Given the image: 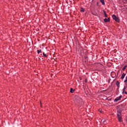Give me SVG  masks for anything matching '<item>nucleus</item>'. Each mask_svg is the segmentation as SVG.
<instances>
[{
	"mask_svg": "<svg viewBox=\"0 0 127 127\" xmlns=\"http://www.w3.org/2000/svg\"><path fill=\"white\" fill-rule=\"evenodd\" d=\"M112 18L113 19L115 20V21H116L117 22H120V18H119V17H117L116 15H113Z\"/></svg>",
	"mask_w": 127,
	"mask_h": 127,
	"instance_id": "nucleus-1",
	"label": "nucleus"
},
{
	"mask_svg": "<svg viewBox=\"0 0 127 127\" xmlns=\"http://www.w3.org/2000/svg\"><path fill=\"white\" fill-rule=\"evenodd\" d=\"M123 96L121 95L118 98H115L114 100V102L116 103L117 102H118V101L121 100V99H122Z\"/></svg>",
	"mask_w": 127,
	"mask_h": 127,
	"instance_id": "nucleus-2",
	"label": "nucleus"
},
{
	"mask_svg": "<svg viewBox=\"0 0 127 127\" xmlns=\"http://www.w3.org/2000/svg\"><path fill=\"white\" fill-rule=\"evenodd\" d=\"M110 17H109L108 18H105L104 19V21L105 22H110Z\"/></svg>",
	"mask_w": 127,
	"mask_h": 127,
	"instance_id": "nucleus-3",
	"label": "nucleus"
},
{
	"mask_svg": "<svg viewBox=\"0 0 127 127\" xmlns=\"http://www.w3.org/2000/svg\"><path fill=\"white\" fill-rule=\"evenodd\" d=\"M117 117L118 118L122 117V113L121 112H118Z\"/></svg>",
	"mask_w": 127,
	"mask_h": 127,
	"instance_id": "nucleus-4",
	"label": "nucleus"
},
{
	"mask_svg": "<svg viewBox=\"0 0 127 127\" xmlns=\"http://www.w3.org/2000/svg\"><path fill=\"white\" fill-rule=\"evenodd\" d=\"M118 121L120 122V123H122L123 122V118L121 117H118Z\"/></svg>",
	"mask_w": 127,
	"mask_h": 127,
	"instance_id": "nucleus-5",
	"label": "nucleus"
},
{
	"mask_svg": "<svg viewBox=\"0 0 127 127\" xmlns=\"http://www.w3.org/2000/svg\"><path fill=\"white\" fill-rule=\"evenodd\" d=\"M127 89V87H126V86L124 87V89H123V93H125V94H126V95H127V91H125V90Z\"/></svg>",
	"mask_w": 127,
	"mask_h": 127,
	"instance_id": "nucleus-6",
	"label": "nucleus"
},
{
	"mask_svg": "<svg viewBox=\"0 0 127 127\" xmlns=\"http://www.w3.org/2000/svg\"><path fill=\"white\" fill-rule=\"evenodd\" d=\"M125 77H126V73H123L121 76V79H124V78H125Z\"/></svg>",
	"mask_w": 127,
	"mask_h": 127,
	"instance_id": "nucleus-7",
	"label": "nucleus"
},
{
	"mask_svg": "<svg viewBox=\"0 0 127 127\" xmlns=\"http://www.w3.org/2000/svg\"><path fill=\"white\" fill-rule=\"evenodd\" d=\"M116 85H117V87L120 88V82L119 81H117L116 82Z\"/></svg>",
	"mask_w": 127,
	"mask_h": 127,
	"instance_id": "nucleus-8",
	"label": "nucleus"
},
{
	"mask_svg": "<svg viewBox=\"0 0 127 127\" xmlns=\"http://www.w3.org/2000/svg\"><path fill=\"white\" fill-rule=\"evenodd\" d=\"M103 5H105V0H100Z\"/></svg>",
	"mask_w": 127,
	"mask_h": 127,
	"instance_id": "nucleus-9",
	"label": "nucleus"
},
{
	"mask_svg": "<svg viewBox=\"0 0 127 127\" xmlns=\"http://www.w3.org/2000/svg\"><path fill=\"white\" fill-rule=\"evenodd\" d=\"M127 65H125L124 67L122 68L123 71H125L127 69Z\"/></svg>",
	"mask_w": 127,
	"mask_h": 127,
	"instance_id": "nucleus-10",
	"label": "nucleus"
},
{
	"mask_svg": "<svg viewBox=\"0 0 127 127\" xmlns=\"http://www.w3.org/2000/svg\"><path fill=\"white\" fill-rule=\"evenodd\" d=\"M103 12L104 13V15H105V17H108V14H107V13L106 12V11L104 10Z\"/></svg>",
	"mask_w": 127,
	"mask_h": 127,
	"instance_id": "nucleus-11",
	"label": "nucleus"
},
{
	"mask_svg": "<svg viewBox=\"0 0 127 127\" xmlns=\"http://www.w3.org/2000/svg\"><path fill=\"white\" fill-rule=\"evenodd\" d=\"M70 93H74V92H75V89H73V88H70Z\"/></svg>",
	"mask_w": 127,
	"mask_h": 127,
	"instance_id": "nucleus-12",
	"label": "nucleus"
},
{
	"mask_svg": "<svg viewBox=\"0 0 127 127\" xmlns=\"http://www.w3.org/2000/svg\"><path fill=\"white\" fill-rule=\"evenodd\" d=\"M37 53L38 54H39V53H42V51L41 50H38Z\"/></svg>",
	"mask_w": 127,
	"mask_h": 127,
	"instance_id": "nucleus-13",
	"label": "nucleus"
},
{
	"mask_svg": "<svg viewBox=\"0 0 127 127\" xmlns=\"http://www.w3.org/2000/svg\"><path fill=\"white\" fill-rule=\"evenodd\" d=\"M43 55L44 57H48V55H46L45 53H43Z\"/></svg>",
	"mask_w": 127,
	"mask_h": 127,
	"instance_id": "nucleus-14",
	"label": "nucleus"
},
{
	"mask_svg": "<svg viewBox=\"0 0 127 127\" xmlns=\"http://www.w3.org/2000/svg\"><path fill=\"white\" fill-rule=\"evenodd\" d=\"M80 11H81V12H84V10L83 8H81Z\"/></svg>",
	"mask_w": 127,
	"mask_h": 127,
	"instance_id": "nucleus-15",
	"label": "nucleus"
},
{
	"mask_svg": "<svg viewBox=\"0 0 127 127\" xmlns=\"http://www.w3.org/2000/svg\"><path fill=\"white\" fill-rule=\"evenodd\" d=\"M124 83H127V76L126 77V80H124Z\"/></svg>",
	"mask_w": 127,
	"mask_h": 127,
	"instance_id": "nucleus-16",
	"label": "nucleus"
},
{
	"mask_svg": "<svg viewBox=\"0 0 127 127\" xmlns=\"http://www.w3.org/2000/svg\"><path fill=\"white\" fill-rule=\"evenodd\" d=\"M84 82H85V83H87V82H88V79H85V80H84Z\"/></svg>",
	"mask_w": 127,
	"mask_h": 127,
	"instance_id": "nucleus-17",
	"label": "nucleus"
},
{
	"mask_svg": "<svg viewBox=\"0 0 127 127\" xmlns=\"http://www.w3.org/2000/svg\"><path fill=\"white\" fill-rule=\"evenodd\" d=\"M98 112H99L100 113H101L102 114V110H101V109H99L98 110Z\"/></svg>",
	"mask_w": 127,
	"mask_h": 127,
	"instance_id": "nucleus-18",
	"label": "nucleus"
},
{
	"mask_svg": "<svg viewBox=\"0 0 127 127\" xmlns=\"http://www.w3.org/2000/svg\"><path fill=\"white\" fill-rule=\"evenodd\" d=\"M103 124H104V125H106L107 124V123H106V122H105V121H104Z\"/></svg>",
	"mask_w": 127,
	"mask_h": 127,
	"instance_id": "nucleus-19",
	"label": "nucleus"
},
{
	"mask_svg": "<svg viewBox=\"0 0 127 127\" xmlns=\"http://www.w3.org/2000/svg\"><path fill=\"white\" fill-rule=\"evenodd\" d=\"M84 58L86 59V58H88V57H84Z\"/></svg>",
	"mask_w": 127,
	"mask_h": 127,
	"instance_id": "nucleus-20",
	"label": "nucleus"
},
{
	"mask_svg": "<svg viewBox=\"0 0 127 127\" xmlns=\"http://www.w3.org/2000/svg\"><path fill=\"white\" fill-rule=\"evenodd\" d=\"M124 3H127V1H124Z\"/></svg>",
	"mask_w": 127,
	"mask_h": 127,
	"instance_id": "nucleus-21",
	"label": "nucleus"
},
{
	"mask_svg": "<svg viewBox=\"0 0 127 127\" xmlns=\"http://www.w3.org/2000/svg\"><path fill=\"white\" fill-rule=\"evenodd\" d=\"M125 0V1H127V0Z\"/></svg>",
	"mask_w": 127,
	"mask_h": 127,
	"instance_id": "nucleus-22",
	"label": "nucleus"
},
{
	"mask_svg": "<svg viewBox=\"0 0 127 127\" xmlns=\"http://www.w3.org/2000/svg\"><path fill=\"white\" fill-rule=\"evenodd\" d=\"M41 106V102H40Z\"/></svg>",
	"mask_w": 127,
	"mask_h": 127,
	"instance_id": "nucleus-23",
	"label": "nucleus"
}]
</instances>
